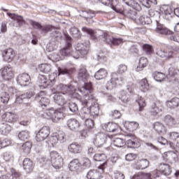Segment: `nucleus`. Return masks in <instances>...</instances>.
Instances as JSON below:
<instances>
[{
  "instance_id": "1",
  "label": "nucleus",
  "mask_w": 179,
  "mask_h": 179,
  "mask_svg": "<svg viewBox=\"0 0 179 179\" xmlns=\"http://www.w3.org/2000/svg\"><path fill=\"white\" fill-rule=\"evenodd\" d=\"M80 99L83 106H84L80 112V117L81 120H87L90 118V108L87 106L89 101L87 100H94V94L93 93V85L92 83H85L83 87L80 88Z\"/></svg>"
},
{
  "instance_id": "2",
  "label": "nucleus",
  "mask_w": 179,
  "mask_h": 179,
  "mask_svg": "<svg viewBox=\"0 0 179 179\" xmlns=\"http://www.w3.org/2000/svg\"><path fill=\"white\" fill-rule=\"evenodd\" d=\"M75 89V87L71 84L69 86H66L64 84H59L55 88V92L52 94V97L57 104L59 106H64L66 104V100L65 99V94L68 93L69 96L73 97V99H80V94L79 93V90ZM63 94L64 96H62Z\"/></svg>"
},
{
  "instance_id": "3",
  "label": "nucleus",
  "mask_w": 179,
  "mask_h": 179,
  "mask_svg": "<svg viewBox=\"0 0 179 179\" xmlns=\"http://www.w3.org/2000/svg\"><path fill=\"white\" fill-rule=\"evenodd\" d=\"M111 79L106 83V89L111 90L117 86H121L125 83V78L123 76H119L118 74L113 73L111 74Z\"/></svg>"
},
{
  "instance_id": "4",
  "label": "nucleus",
  "mask_w": 179,
  "mask_h": 179,
  "mask_svg": "<svg viewBox=\"0 0 179 179\" xmlns=\"http://www.w3.org/2000/svg\"><path fill=\"white\" fill-rule=\"evenodd\" d=\"M49 157L50 159L51 166H52L55 170H59V169L62 168V166H64V158H62L58 152H50Z\"/></svg>"
},
{
  "instance_id": "5",
  "label": "nucleus",
  "mask_w": 179,
  "mask_h": 179,
  "mask_svg": "<svg viewBox=\"0 0 179 179\" xmlns=\"http://www.w3.org/2000/svg\"><path fill=\"white\" fill-rule=\"evenodd\" d=\"M106 166H107V163L103 162L102 164L98 166V169L90 171L87 173V179L103 178V174L104 173V170H106Z\"/></svg>"
},
{
  "instance_id": "6",
  "label": "nucleus",
  "mask_w": 179,
  "mask_h": 179,
  "mask_svg": "<svg viewBox=\"0 0 179 179\" xmlns=\"http://www.w3.org/2000/svg\"><path fill=\"white\" fill-rule=\"evenodd\" d=\"M57 76L55 74H50L49 75V78L44 75H39L38 78V83L40 89H46V87L55 80Z\"/></svg>"
},
{
  "instance_id": "7",
  "label": "nucleus",
  "mask_w": 179,
  "mask_h": 179,
  "mask_svg": "<svg viewBox=\"0 0 179 179\" xmlns=\"http://www.w3.org/2000/svg\"><path fill=\"white\" fill-rule=\"evenodd\" d=\"M100 38H101L103 41H104L107 44H109L110 45H111V44H113V45H120V44H122L124 43L122 38H114L108 33H103L102 35L100 36Z\"/></svg>"
},
{
  "instance_id": "8",
  "label": "nucleus",
  "mask_w": 179,
  "mask_h": 179,
  "mask_svg": "<svg viewBox=\"0 0 179 179\" xmlns=\"http://www.w3.org/2000/svg\"><path fill=\"white\" fill-rule=\"evenodd\" d=\"M65 37L67 45L59 51V55L62 59H64L65 57H69L72 54V44L69 42L72 40V38L68 34H65Z\"/></svg>"
},
{
  "instance_id": "9",
  "label": "nucleus",
  "mask_w": 179,
  "mask_h": 179,
  "mask_svg": "<svg viewBox=\"0 0 179 179\" xmlns=\"http://www.w3.org/2000/svg\"><path fill=\"white\" fill-rule=\"evenodd\" d=\"M8 16L13 20L11 22V26L13 27H22L26 21L22 15H16L15 13H7Z\"/></svg>"
},
{
  "instance_id": "10",
  "label": "nucleus",
  "mask_w": 179,
  "mask_h": 179,
  "mask_svg": "<svg viewBox=\"0 0 179 179\" xmlns=\"http://www.w3.org/2000/svg\"><path fill=\"white\" fill-rule=\"evenodd\" d=\"M127 140L126 141V145L128 148H138L141 146V143L139 140L134 134L129 133L126 135Z\"/></svg>"
},
{
  "instance_id": "11",
  "label": "nucleus",
  "mask_w": 179,
  "mask_h": 179,
  "mask_svg": "<svg viewBox=\"0 0 179 179\" xmlns=\"http://www.w3.org/2000/svg\"><path fill=\"white\" fill-rule=\"evenodd\" d=\"M48 135H50V127L46 126L43 127L36 134V141H37V142H43V141L48 138Z\"/></svg>"
},
{
  "instance_id": "12",
  "label": "nucleus",
  "mask_w": 179,
  "mask_h": 179,
  "mask_svg": "<svg viewBox=\"0 0 179 179\" xmlns=\"http://www.w3.org/2000/svg\"><path fill=\"white\" fill-rule=\"evenodd\" d=\"M45 92L41 91L36 96V100L38 101L43 109L50 104V99L45 97Z\"/></svg>"
},
{
  "instance_id": "13",
  "label": "nucleus",
  "mask_w": 179,
  "mask_h": 179,
  "mask_svg": "<svg viewBox=\"0 0 179 179\" xmlns=\"http://www.w3.org/2000/svg\"><path fill=\"white\" fill-rule=\"evenodd\" d=\"M90 47V42L86 41L85 43H78L76 46V52H79L82 57L87 55L89 48Z\"/></svg>"
},
{
  "instance_id": "14",
  "label": "nucleus",
  "mask_w": 179,
  "mask_h": 179,
  "mask_svg": "<svg viewBox=\"0 0 179 179\" xmlns=\"http://www.w3.org/2000/svg\"><path fill=\"white\" fill-rule=\"evenodd\" d=\"M1 55L3 61L12 62L15 55V50L13 48L5 49L1 52Z\"/></svg>"
},
{
  "instance_id": "15",
  "label": "nucleus",
  "mask_w": 179,
  "mask_h": 179,
  "mask_svg": "<svg viewBox=\"0 0 179 179\" xmlns=\"http://www.w3.org/2000/svg\"><path fill=\"white\" fill-rule=\"evenodd\" d=\"M0 73L4 80H10V79L13 78V71H12V66H10V65L0 69Z\"/></svg>"
},
{
  "instance_id": "16",
  "label": "nucleus",
  "mask_w": 179,
  "mask_h": 179,
  "mask_svg": "<svg viewBox=\"0 0 179 179\" xmlns=\"http://www.w3.org/2000/svg\"><path fill=\"white\" fill-rule=\"evenodd\" d=\"M126 90L120 92V99L123 103H128L131 100V97L129 96V93L133 92L134 88L131 85H127Z\"/></svg>"
},
{
  "instance_id": "17",
  "label": "nucleus",
  "mask_w": 179,
  "mask_h": 179,
  "mask_svg": "<svg viewBox=\"0 0 179 179\" xmlns=\"http://www.w3.org/2000/svg\"><path fill=\"white\" fill-rule=\"evenodd\" d=\"M17 83L20 86H27L30 84V76L28 73L20 74L17 78Z\"/></svg>"
},
{
  "instance_id": "18",
  "label": "nucleus",
  "mask_w": 179,
  "mask_h": 179,
  "mask_svg": "<svg viewBox=\"0 0 179 179\" xmlns=\"http://www.w3.org/2000/svg\"><path fill=\"white\" fill-rule=\"evenodd\" d=\"M2 118L7 124H15L17 121V115L12 112H6L2 115Z\"/></svg>"
},
{
  "instance_id": "19",
  "label": "nucleus",
  "mask_w": 179,
  "mask_h": 179,
  "mask_svg": "<svg viewBox=\"0 0 179 179\" xmlns=\"http://www.w3.org/2000/svg\"><path fill=\"white\" fill-rule=\"evenodd\" d=\"M107 136L104 133H100L96 135V138L94 140V143L97 148H101L106 143Z\"/></svg>"
},
{
  "instance_id": "20",
  "label": "nucleus",
  "mask_w": 179,
  "mask_h": 179,
  "mask_svg": "<svg viewBox=\"0 0 179 179\" xmlns=\"http://www.w3.org/2000/svg\"><path fill=\"white\" fill-rule=\"evenodd\" d=\"M162 111H163V107L157 106L156 103L152 104L150 109V115H152L154 118H159V117L162 115Z\"/></svg>"
},
{
  "instance_id": "21",
  "label": "nucleus",
  "mask_w": 179,
  "mask_h": 179,
  "mask_svg": "<svg viewBox=\"0 0 179 179\" xmlns=\"http://www.w3.org/2000/svg\"><path fill=\"white\" fill-rule=\"evenodd\" d=\"M106 6H110L117 13H122L124 8H120V1L118 0H109V3L106 4Z\"/></svg>"
},
{
  "instance_id": "22",
  "label": "nucleus",
  "mask_w": 179,
  "mask_h": 179,
  "mask_svg": "<svg viewBox=\"0 0 179 179\" xmlns=\"http://www.w3.org/2000/svg\"><path fill=\"white\" fill-rule=\"evenodd\" d=\"M88 108H90L91 118H96V117H99V111H100V108L99 107V103L97 102H93L92 105L88 107Z\"/></svg>"
},
{
  "instance_id": "23",
  "label": "nucleus",
  "mask_w": 179,
  "mask_h": 179,
  "mask_svg": "<svg viewBox=\"0 0 179 179\" xmlns=\"http://www.w3.org/2000/svg\"><path fill=\"white\" fill-rule=\"evenodd\" d=\"M155 31L159 34H163L164 36H171V34H173L171 31L169 30L166 27L160 24L157 22L156 24Z\"/></svg>"
},
{
  "instance_id": "24",
  "label": "nucleus",
  "mask_w": 179,
  "mask_h": 179,
  "mask_svg": "<svg viewBox=\"0 0 179 179\" xmlns=\"http://www.w3.org/2000/svg\"><path fill=\"white\" fill-rule=\"evenodd\" d=\"M103 129L107 132H118L120 129V126L117 123L108 122L103 126Z\"/></svg>"
},
{
  "instance_id": "25",
  "label": "nucleus",
  "mask_w": 179,
  "mask_h": 179,
  "mask_svg": "<svg viewBox=\"0 0 179 179\" xmlns=\"http://www.w3.org/2000/svg\"><path fill=\"white\" fill-rule=\"evenodd\" d=\"M153 128L155 132H157V134H160L161 135H166L167 133V129H166V127L163 123L157 122L154 123Z\"/></svg>"
},
{
  "instance_id": "26",
  "label": "nucleus",
  "mask_w": 179,
  "mask_h": 179,
  "mask_svg": "<svg viewBox=\"0 0 179 179\" xmlns=\"http://www.w3.org/2000/svg\"><path fill=\"white\" fill-rule=\"evenodd\" d=\"M23 169L26 171V173H31L33 171V169H34V165L33 164V162L30 158H25L23 160Z\"/></svg>"
},
{
  "instance_id": "27",
  "label": "nucleus",
  "mask_w": 179,
  "mask_h": 179,
  "mask_svg": "<svg viewBox=\"0 0 179 179\" xmlns=\"http://www.w3.org/2000/svg\"><path fill=\"white\" fill-rule=\"evenodd\" d=\"M123 125L127 131L134 132V131H136V129H138L139 123L136 122H124Z\"/></svg>"
},
{
  "instance_id": "28",
  "label": "nucleus",
  "mask_w": 179,
  "mask_h": 179,
  "mask_svg": "<svg viewBox=\"0 0 179 179\" xmlns=\"http://www.w3.org/2000/svg\"><path fill=\"white\" fill-rule=\"evenodd\" d=\"M68 150L70 153L76 155L82 152V145L78 143H73L68 146Z\"/></svg>"
},
{
  "instance_id": "29",
  "label": "nucleus",
  "mask_w": 179,
  "mask_h": 179,
  "mask_svg": "<svg viewBox=\"0 0 179 179\" xmlns=\"http://www.w3.org/2000/svg\"><path fill=\"white\" fill-rule=\"evenodd\" d=\"M148 64L149 61L148 60V58L145 57H141L138 60V64L136 68V71L141 72V71H142L143 69L148 66Z\"/></svg>"
},
{
  "instance_id": "30",
  "label": "nucleus",
  "mask_w": 179,
  "mask_h": 179,
  "mask_svg": "<svg viewBox=\"0 0 179 179\" xmlns=\"http://www.w3.org/2000/svg\"><path fill=\"white\" fill-rule=\"evenodd\" d=\"M156 54L160 58H171L173 57V51H169L162 50L161 48H157Z\"/></svg>"
},
{
  "instance_id": "31",
  "label": "nucleus",
  "mask_w": 179,
  "mask_h": 179,
  "mask_svg": "<svg viewBox=\"0 0 179 179\" xmlns=\"http://www.w3.org/2000/svg\"><path fill=\"white\" fill-rule=\"evenodd\" d=\"M78 79L80 82H87V80H89V73H87L86 69L83 68L80 69Z\"/></svg>"
},
{
  "instance_id": "32",
  "label": "nucleus",
  "mask_w": 179,
  "mask_h": 179,
  "mask_svg": "<svg viewBox=\"0 0 179 179\" xmlns=\"http://www.w3.org/2000/svg\"><path fill=\"white\" fill-rule=\"evenodd\" d=\"M149 167V161L146 159H143L137 161L136 163V169L137 170H145Z\"/></svg>"
},
{
  "instance_id": "33",
  "label": "nucleus",
  "mask_w": 179,
  "mask_h": 179,
  "mask_svg": "<svg viewBox=\"0 0 179 179\" xmlns=\"http://www.w3.org/2000/svg\"><path fill=\"white\" fill-rule=\"evenodd\" d=\"M67 125L71 131H78L80 124L76 119H69L67 122Z\"/></svg>"
},
{
  "instance_id": "34",
  "label": "nucleus",
  "mask_w": 179,
  "mask_h": 179,
  "mask_svg": "<svg viewBox=\"0 0 179 179\" xmlns=\"http://www.w3.org/2000/svg\"><path fill=\"white\" fill-rule=\"evenodd\" d=\"M69 169L71 171H79V170H82L80 167V161L78 159L71 161L69 164Z\"/></svg>"
},
{
  "instance_id": "35",
  "label": "nucleus",
  "mask_w": 179,
  "mask_h": 179,
  "mask_svg": "<svg viewBox=\"0 0 179 179\" xmlns=\"http://www.w3.org/2000/svg\"><path fill=\"white\" fill-rule=\"evenodd\" d=\"M108 74V73L107 72V70L105 69H100L95 73L94 78L96 80H101L102 79L107 78Z\"/></svg>"
},
{
  "instance_id": "36",
  "label": "nucleus",
  "mask_w": 179,
  "mask_h": 179,
  "mask_svg": "<svg viewBox=\"0 0 179 179\" xmlns=\"http://www.w3.org/2000/svg\"><path fill=\"white\" fill-rule=\"evenodd\" d=\"M65 118V114L61 109L55 110V113L52 117L53 122H58L60 120H64Z\"/></svg>"
},
{
  "instance_id": "37",
  "label": "nucleus",
  "mask_w": 179,
  "mask_h": 179,
  "mask_svg": "<svg viewBox=\"0 0 179 179\" xmlns=\"http://www.w3.org/2000/svg\"><path fill=\"white\" fill-rule=\"evenodd\" d=\"M124 3H125V5H127V6H130V8H133V9H134V10H141V6L139 5V3H138V2L134 1V0H122Z\"/></svg>"
},
{
  "instance_id": "38",
  "label": "nucleus",
  "mask_w": 179,
  "mask_h": 179,
  "mask_svg": "<svg viewBox=\"0 0 179 179\" xmlns=\"http://www.w3.org/2000/svg\"><path fill=\"white\" fill-rule=\"evenodd\" d=\"M137 24H150L152 19L148 15H142L136 20Z\"/></svg>"
},
{
  "instance_id": "39",
  "label": "nucleus",
  "mask_w": 179,
  "mask_h": 179,
  "mask_svg": "<svg viewBox=\"0 0 179 179\" xmlns=\"http://www.w3.org/2000/svg\"><path fill=\"white\" fill-rule=\"evenodd\" d=\"M46 146H48V148H54L57 143H58V139L55 136V135L53 134L50 137L47 138L45 141Z\"/></svg>"
},
{
  "instance_id": "40",
  "label": "nucleus",
  "mask_w": 179,
  "mask_h": 179,
  "mask_svg": "<svg viewBox=\"0 0 179 179\" xmlns=\"http://www.w3.org/2000/svg\"><path fill=\"white\" fill-rule=\"evenodd\" d=\"M179 73V70L171 66L169 69V74L167 76V78L169 79H173V80H177V75Z\"/></svg>"
},
{
  "instance_id": "41",
  "label": "nucleus",
  "mask_w": 179,
  "mask_h": 179,
  "mask_svg": "<svg viewBox=\"0 0 179 179\" xmlns=\"http://www.w3.org/2000/svg\"><path fill=\"white\" fill-rule=\"evenodd\" d=\"M161 12L165 15V19H170L171 17V13H173V10L169 6H164L161 8Z\"/></svg>"
},
{
  "instance_id": "42",
  "label": "nucleus",
  "mask_w": 179,
  "mask_h": 179,
  "mask_svg": "<svg viewBox=\"0 0 179 179\" xmlns=\"http://www.w3.org/2000/svg\"><path fill=\"white\" fill-rule=\"evenodd\" d=\"M164 121L166 125H169V127H174V125H177V120L176 118L169 115L164 117Z\"/></svg>"
},
{
  "instance_id": "43",
  "label": "nucleus",
  "mask_w": 179,
  "mask_h": 179,
  "mask_svg": "<svg viewBox=\"0 0 179 179\" xmlns=\"http://www.w3.org/2000/svg\"><path fill=\"white\" fill-rule=\"evenodd\" d=\"M34 93L33 92H27L26 94H23L22 95H20V96H18L16 99V103H19L20 104L23 103V100H24V99H30L31 97H33L34 96Z\"/></svg>"
},
{
  "instance_id": "44",
  "label": "nucleus",
  "mask_w": 179,
  "mask_h": 179,
  "mask_svg": "<svg viewBox=\"0 0 179 179\" xmlns=\"http://www.w3.org/2000/svg\"><path fill=\"white\" fill-rule=\"evenodd\" d=\"M21 152H22L23 155H27L30 153V150H31V143L26 142L21 147Z\"/></svg>"
},
{
  "instance_id": "45",
  "label": "nucleus",
  "mask_w": 179,
  "mask_h": 179,
  "mask_svg": "<svg viewBox=\"0 0 179 179\" xmlns=\"http://www.w3.org/2000/svg\"><path fill=\"white\" fill-rule=\"evenodd\" d=\"M159 169L164 176H170L171 174V168H170L169 164H161Z\"/></svg>"
},
{
  "instance_id": "46",
  "label": "nucleus",
  "mask_w": 179,
  "mask_h": 179,
  "mask_svg": "<svg viewBox=\"0 0 179 179\" xmlns=\"http://www.w3.org/2000/svg\"><path fill=\"white\" fill-rule=\"evenodd\" d=\"M111 145L115 148H123L125 145V141L122 138H116L112 141Z\"/></svg>"
},
{
  "instance_id": "47",
  "label": "nucleus",
  "mask_w": 179,
  "mask_h": 179,
  "mask_svg": "<svg viewBox=\"0 0 179 179\" xmlns=\"http://www.w3.org/2000/svg\"><path fill=\"white\" fill-rule=\"evenodd\" d=\"M136 103L138 104L139 111H142L146 107V101L141 96H138L136 99Z\"/></svg>"
},
{
  "instance_id": "48",
  "label": "nucleus",
  "mask_w": 179,
  "mask_h": 179,
  "mask_svg": "<svg viewBox=\"0 0 179 179\" xmlns=\"http://www.w3.org/2000/svg\"><path fill=\"white\" fill-rule=\"evenodd\" d=\"M38 163L41 167H47L51 164V159H50L48 157H42L39 159Z\"/></svg>"
},
{
  "instance_id": "49",
  "label": "nucleus",
  "mask_w": 179,
  "mask_h": 179,
  "mask_svg": "<svg viewBox=\"0 0 179 179\" xmlns=\"http://www.w3.org/2000/svg\"><path fill=\"white\" fill-rule=\"evenodd\" d=\"M90 159L89 158L84 157L80 161V166L81 170H85V169H89L90 167Z\"/></svg>"
},
{
  "instance_id": "50",
  "label": "nucleus",
  "mask_w": 179,
  "mask_h": 179,
  "mask_svg": "<svg viewBox=\"0 0 179 179\" xmlns=\"http://www.w3.org/2000/svg\"><path fill=\"white\" fill-rule=\"evenodd\" d=\"M178 104L179 99L177 97L173 98L166 102V105L168 106V107H169V108H176V107H178Z\"/></svg>"
},
{
  "instance_id": "51",
  "label": "nucleus",
  "mask_w": 179,
  "mask_h": 179,
  "mask_svg": "<svg viewBox=\"0 0 179 179\" xmlns=\"http://www.w3.org/2000/svg\"><path fill=\"white\" fill-rule=\"evenodd\" d=\"M140 90L141 92H148V90H149V83H148L146 78H143L141 80Z\"/></svg>"
},
{
  "instance_id": "52",
  "label": "nucleus",
  "mask_w": 179,
  "mask_h": 179,
  "mask_svg": "<svg viewBox=\"0 0 179 179\" xmlns=\"http://www.w3.org/2000/svg\"><path fill=\"white\" fill-rule=\"evenodd\" d=\"M38 69L41 72H44V73H48L51 71V65L48 64H41L38 66Z\"/></svg>"
},
{
  "instance_id": "53",
  "label": "nucleus",
  "mask_w": 179,
  "mask_h": 179,
  "mask_svg": "<svg viewBox=\"0 0 179 179\" xmlns=\"http://www.w3.org/2000/svg\"><path fill=\"white\" fill-rule=\"evenodd\" d=\"M94 160L95 162H104L103 163H107V155L105 154H95L94 156Z\"/></svg>"
},
{
  "instance_id": "54",
  "label": "nucleus",
  "mask_w": 179,
  "mask_h": 179,
  "mask_svg": "<svg viewBox=\"0 0 179 179\" xmlns=\"http://www.w3.org/2000/svg\"><path fill=\"white\" fill-rule=\"evenodd\" d=\"M10 131H12L10 125L3 124L0 129V134L1 135H8Z\"/></svg>"
},
{
  "instance_id": "55",
  "label": "nucleus",
  "mask_w": 179,
  "mask_h": 179,
  "mask_svg": "<svg viewBox=\"0 0 179 179\" xmlns=\"http://www.w3.org/2000/svg\"><path fill=\"white\" fill-rule=\"evenodd\" d=\"M53 134L57 138V142H59L60 143H64V142H65V133L63 131H58Z\"/></svg>"
},
{
  "instance_id": "56",
  "label": "nucleus",
  "mask_w": 179,
  "mask_h": 179,
  "mask_svg": "<svg viewBox=\"0 0 179 179\" xmlns=\"http://www.w3.org/2000/svg\"><path fill=\"white\" fill-rule=\"evenodd\" d=\"M122 14L126 15L127 17L131 20L135 19V16H136V13L135 11H133L132 10H124V8Z\"/></svg>"
},
{
  "instance_id": "57",
  "label": "nucleus",
  "mask_w": 179,
  "mask_h": 179,
  "mask_svg": "<svg viewBox=\"0 0 179 179\" xmlns=\"http://www.w3.org/2000/svg\"><path fill=\"white\" fill-rule=\"evenodd\" d=\"M57 48H58L57 42L52 41L48 43L46 46V50L48 52H51V51H54L55 50H57Z\"/></svg>"
},
{
  "instance_id": "58",
  "label": "nucleus",
  "mask_w": 179,
  "mask_h": 179,
  "mask_svg": "<svg viewBox=\"0 0 179 179\" xmlns=\"http://www.w3.org/2000/svg\"><path fill=\"white\" fill-rule=\"evenodd\" d=\"M12 145V141L9 138H4L1 140L0 138V149H3V148H8Z\"/></svg>"
},
{
  "instance_id": "59",
  "label": "nucleus",
  "mask_w": 179,
  "mask_h": 179,
  "mask_svg": "<svg viewBox=\"0 0 179 179\" xmlns=\"http://www.w3.org/2000/svg\"><path fill=\"white\" fill-rule=\"evenodd\" d=\"M9 94L6 92H1V96H0V101L3 103V104H6L9 101Z\"/></svg>"
},
{
  "instance_id": "60",
  "label": "nucleus",
  "mask_w": 179,
  "mask_h": 179,
  "mask_svg": "<svg viewBox=\"0 0 179 179\" xmlns=\"http://www.w3.org/2000/svg\"><path fill=\"white\" fill-rule=\"evenodd\" d=\"M54 109H48L45 111L43 114L44 118H46V120H52V117H54L55 113Z\"/></svg>"
},
{
  "instance_id": "61",
  "label": "nucleus",
  "mask_w": 179,
  "mask_h": 179,
  "mask_svg": "<svg viewBox=\"0 0 179 179\" xmlns=\"http://www.w3.org/2000/svg\"><path fill=\"white\" fill-rule=\"evenodd\" d=\"M153 78L157 82H162L165 78V76L162 73L155 72L153 73Z\"/></svg>"
},
{
  "instance_id": "62",
  "label": "nucleus",
  "mask_w": 179,
  "mask_h": 179,
  "mask_svg": "<svg viewBox=\"0 0 179 179\" xmlns=\"http://www.w3.org/2000/svg\"><path fill=\"white\" fill-rule=\"evenodd\" d=\"M18 138L20 141H26L29 139V131L27 130L22 131L19 133Z\"/></svg>"
},
{
  "instance_id": "63",
  "label": "nucleus",
  "mask_w": 179,
  "mask_h": 179,
  "mask_svg": "<svg viewBox=\"0 0 179 179\" xmlns=\"http://www.w3.org/2000/svg\"><path fill=\"white\" fill-rule=\"evenodd\" d=\"M143 50L145 52L147 55H150V54L153 52V46L149 44H144L143 45Z\"/></svg>"
},
{
  "instance_id": "64",
  "label": "nucleus",
  "mask_w": 179,
  "mask_h": 179,
  "mask_svg": "<svg viewBox=\"0 0 179 179\" xmlns=\"http://www.w3.org/2000/svg\"><path fill=\"white\" fill-rule=\"evenodd\" d=\"M59 75H72V69L66 68H59L58 69Z\"/></svg>"
}]
</instances>
